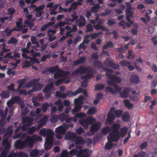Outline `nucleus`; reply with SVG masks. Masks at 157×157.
<instances>
[{"label": "nucleus", "mask_w": 157, "mask_h": 157, "mask_svg": "<svg viewBox=\"0 0 157 157\" xmlns=\"http://www.w3.org/2000/svg\"><path fill=\"white\" fill-rule=\"evenodd\" d=\"M22 19L20 18L19 19L18 21L16 22V26L17 28L21 29L23 27V25H21L22 23Z\"/></svg>", "instance_id": "obj_47"}, {"label": "nucleus", "mask_w": 157, "mask_h": 157, "mask_svg": "<svg viewBox=\"0 0 157 157\" xmlns=\"http://www.w3.org/2000/svg\"><path fill=\"white\" fill-rule=\"evenodd\" d=\"M83 103L82 101L79 99H75L74 100L75 107L72 109V111L73 113L80 111L82 108V105Z\"/></svg>", "instance_id": "obj_2"}, {"label": "nucleus", "mask_w": 157, "mask_h": 157, "mask_svg": "<svg viewBox=\"0 0 157 157\" xmlns=\"http://www.w3.org/2000/svg\"><path fill=\"white\" fill-rule=\"evenodd\" d=\"M86 60V57L83 56L80 58L77 61H74L73 63V66H76L82 63L85 62Z\"/></svg>", "instance_id": "obj_23"}, {"label": "nucleus", "mask_w": 157, "mask_h": 157, "mask_svg": "<svg viewBox=\"0 0 157 157\" xmlns=\"http://www.w3.org/2000/svg\"><path fill=\"white\" fill-rule=\"evenodd\" d=\"M76 117L78 118L83 117L86 116V114L84 113H80L75 114Z\"/></svg>", "instance_id": "obj_60"}, {"label": "nucleus", "mask_w": 157, "mask_h": 157, "mask_svg": "<svg viewBox=\"0 0 157 157\" xmlns=\"http://www.w3.org/2000/svg\"><path fill=\"white\" fill-rule=\"evenodd\" d=\"M82 89L81 87L79 88L77 90L74 92L71 91H67L66 92L67 96H68L69 98L71 97L72 96H75L79 93L82 92Z\"/></svg>", "instance_id": "obj_8"}, {"label": "nucleus", "mask_w": 157, "mask_h": 157, "mask_svg": "<svg viewBox=\"0 0 157 157\" xmlns=\"http://www.w3.org/2000/svg\"><path fill=\"white\" fill-rule=\"evenodd\" d=\"M60 70V69L54 74L53 77L54 79H57L60 77H62L60 73L59 72Z\"/></svg>", "instance_id": "obj_54"}, {"label": "nucleus", "mask_w": 157, "mask_h": 157, "mask_svg": "<svg viewBox=\"0 0 157 157\" xmlns=\"http://www.w3.org/2000/svg\"><path fill=\"white\" fill-rule=\"evenodd\" d=\"M105 92L106 93L110 92L112 94H116L115 90L111 87L107 86L105 88Z\"/></svg>", "instance_id": "obj_36"}, {"label": "nucleus", "mask_w": 157, "mask_h": 157, "mask_svg": "<svg viewBox=\"0 0 157 157\" xmlns=\"http://www.w3.org/2000/svg\"><path fill=\"white\" fill-rule=\"evenodd\" d=\"M100 127V124L99 122L95 123L90 127V132L94 134V132H97L98 131Z\"/></svg>", "instance_id": "obj_11"}, {"label": "nucleus", "mask_w": 157, "mask_h": 157, "mask_svg": "<svg viewBox=\"0 0 157 157\" xmlns=\"http://www.w3.org/2000/svg\"><path fill=\"white\" fill-rule=\"evenodd\" d=\"M130 17H131V16H129L128 14H126V20L130 23V25H132L134 23V21L130 19Z\"/></svg>", "instance_id": "obj_58"}, {"label": "nucleus", "mask_w": 157, "mask_h": 157, "mask_svg": "<svg viewBox=\"0 0 157 157\" xmlns=\"http://www.w3.org/2000/svg\"><path fill=\"white\" fill-rule=\"evenodd\" d=\"M12 127V125L9 126L7 128L5 134L4 135V136L7 137L8 138L11 137L13 132Z\"/></svg>", "instance_id": "obj_21"}, {"label": "nucleus", "mask_w": 157, "mask_h": 157, "mask_svg": "<svg viewBox=\"0 0 157 157\" xmlns=\"http://www.w3.org/2000/svg\"><path fill=\"white\" fill-rule=\"evenodd\" d=\"M37 137V136L36 135H34L32 137L30 136H28L26 137L29 146H32L34 142H36Z\"/></svg>", "instance_id": "obj_13"}, {"label": "nucleus", "mask_w": 157, "mask_h": 157, "mask_svg": "<svg viewBox=\"0 0 157 157\" xmlns=\"http://www.w3.org/2000/svg\"><path fill=\"white\" fill-rule=\"evenodd\" d=\"M105 61L108 66L115 69H118L119 68V66L118 65L114 64L111 61L108 59V58L106 59Z\"/></svg>", "instance_id": "obj_14"}, {"label": "nucleus", "mask_w": 157, "mask_h": 157, "mask_svg": "<svg viewBox=\"0 0 157 157\" xmlns=\"http://www.w3.org/2000/svg\"><path fill=\"white\" fill-rule=\"evenodd\" d=\"M22 109V111L21 112V114L25 115L28 113L29 109L28 107L26 106H24L22 108H21Z\"/></svg>", "instance_id": "obj_40"}, {"label": "nucleus", "mask_w": 157, "mask_h": 157, "mask_svg": "<svg viewBox=\"0 0 157 157\" xmlns=\"http://www.w3.org/2000/svg\"><path fill=\"white\" fill-rule=\"evenodd\" d=\"M139 77L135 74L132 75L129 79L130 82L133 83L137 84L140 82Z\"/></svg>", "instance_id": "obj_16"}, {"label": "nucleus", "mask_w": 157, "mask_h": 157, "mask_svg": "<svg viewBox=\"0 0 157 157\" xmlns=\"http://www.w3.org/2000/svg\"><path fill=\"white\" fill-rule=\"evenodd\" d=\"M47 121V118L46 117H44L41 119L39 122V124L37 128L38 129L40 127H42L43 125L45 124Z\"/></svg>", "instance_id": "obj_24"}, {"label": "nucleus", "mask_w": 157, "mask_h": 157, "mask_svg": "<svg viewBox=\"0 0 157 157\" xmlns=\"http://www.w3.org/2000/svg\"><path fill=\"white\" fill-rule=\"evenodd\" d=\"M74 142L76 145H83L86 144V141L81 136H79L74 140Z\"/></svg>", "instance_id": "obj_10"}, {"label": "nucleus", "mask_w": 157, "mask_h": 157, "mask_svg": "<svg viewBox=\"0 0 157 157\" xmlns=\"http://www.w3.org/2000/svg\"><path fill=\"white\" fill-rule=\"evenodd\" d=\"M106 76L108 79L113 80L114 82L120 83L121 81V78L114 75L107 73Z\"/></svg>", "instance_id": "obj_6"}, {"label": "nucleus", "mask_w": 157, "mask_h": 157, "mask_svg": "<svg viewBox=\"0 0 157 157\" xmlns=\"http://www.w3.org/2000/svg\"><path fill=\"white\" fill-rule=\"evenodd\" d=\"M28 154L25 153H24L23 152L21 151L17 153V157H25Z\"/></svg>", "instance_id": "obj_64"}, {"label": "nucleus", "mask_w": 157, "mask_h": 157, "mask_svg": "<svg viewBox=\"0 0 157 157\" xmlns=\"http://www.w3.org/2000/svg\"><path fill=\"white\" fill-rule=\"evenodd\" d=\"M128 129L126 127H124L121 128L120 130V136L122 137L125 136L127 133Z\"/></svg>", "instance_id": "obj_28"}, {"label": "nucleus", "mask_w": 157, "mask_h": 157, "mask_svg": "<svg viewBox=\"0 0 157 157\" xmlns=\"http://www.w3.org/2000/svg\"><path fill=\"white\" fill-rule=\"evenodd\" d=\"M145 152L141 151L139 152L137 154L134 155L133 157H145Z\"/></svg>", "instance_id": "obj_50"}, {"label": "nucleus", "mask_w": 157, "mask_h": 157, "mask_svg": "<svg viewBox=\"0 0 157 157\" xmlns=\"http://www.w3.org/2000/svg\"><path fill=\"white\" fill-rule=\"evenodd\" d=\"M93 75L90 74L89 73H87L86 75L82 77V78H84L86 80L87 79H90L93 77Z\"/></svg>", "instance_id": "obj_63"}, {"label": "nucleus", "mask_w": 157, "mask_h": 157, "mask_svg": "<svg viewBox=\"0 0 157 157\" xmlns=\"http://www.w3.org/2000/svg\"><path fill=\"white\" fill-rule=\"evenodd\" d=\"M96 112V109L93 107H90L88 110L87 113L89 115L94 114Z\"/></svg>", "instance_id": "obj_37"}, {"label": "nucleus", "mask_w": 157, "mask_h": 157, "mask_svg": "<svg viewBox=\"0 0 157 157\" xmlns=\"http://www.w3.org/2000/svg\"><path fill=\"white\" fill-rule=\"evenodd\" d=\"M115 119V117L113 113H109L108 114L106 121L109 124H112L113 121Z\"/></svg>", "instance_id": "obj_20"}, {"label": "nucleus", "mask_w": 157, "mask_h": 157, "mask_svg": "<svg viewBox=\"0 0 157 157\" xmlns=\"http://www.w3.org/2000/svg\"><path fill=\"white\" fill-rule=\"evenodd\" d=\"M53 143L45 142L44 144V148L46 150L50 149L52 146Z\"/></svg>", "instance_id": "obj_42"}, {"label": "nucleus", "mask_w": 157, "mask_h": 157, "mask_svg": "<svg viewBox=\"0 0 157 157\" xmlns=\"http://www.w3.org/2000/svg\"><path fill=\"white\" fill-rule=\"evenodd\" d=\"M3 151H5L6 152H8L10 150L11 148V144L10 143L5 145Z\"/></svg>", "instance_id": "obj_59"}, {"label": "nucleus", "mask_w": 157, "mask_h": 157, "mask_svg": "<svg viewBox=\"0 0 157 157\" xmlns=\"http://www.w3.org/2000/svg\"><path fill=\"white\" fill-rule=\"evenodd\" d=\"M121 65L123 67H126L128 66L130 64V63L128 61L122 60L120 62Z\"/></svg>", "instance_id": "obj_56"}, {"label": "nucleus", "mask_w": 157, "mask_h": 157, "mask_svg": "<svg viewBox=\"0 0 157 157\" xmlns=\"http://www.w3.org/2000/svg\"><path fill=\"white\" fill-rule=\"evenodd\" d=\"M14 147L16 148L22 149L29 145V143L27 138H25L24 141L17 140L14 144Z\"/></svg>", "instance_id": "obj_3"}, {"label": "nucleus", "mask_w": 157, "mask_h": 157, "mask_svg": "<svg viewBox=\"0 0 157 157\" xmlns=\"http://www.w3.org/2000/svg\"><path fill=\"white\" fill-rule=\"evenodd\" d=\"M36 130L35 126H32L27 131V133L29 134H33Z\"/></svg>", "instance_id": "obj_53"}, {"label": "nucleus", "mask_w": 157, "mask_h": 157, "mask_svg": "<svg viewBox=\"0 0 157 157\" xmlns=\"http://www.w3.org/2000/svg\"><path fill=\"white\" fill-rule=\"evenodd\" d=\"M88 125L91 124L96 121L95 118L89 117L86 119Z\"/></svg>", "instance_id": "obj_46"}, {"label": "nucleus", "mask_w": 157, "mask_h": 157, "mask_svg": "<svg viewBox=\"0 0 157 157\" xmlns=\"http://www.w3.org/2000/svg\"><path fill=\"white\" fill-rule=\"evenodd\" d=\"M68 117V115L67 114H65L64 113L60 114L58 116L59 119L61 121H65V119Z\"/></svg>", "instance_id": "obj_35"}, {"label": "nucleus", "mask_w": 157, "mask_h": 157, "mask_svg": "<svg viewBox=\"0 0 157 157\" xmlns=\"http://www.w3.org/2000/svg\"><path fill=\"white\" fill-rule=\"evenodd\" d=\"M14 83H12L7 87V89L9 91L13 92H15L17 90V89L16 90L14 89Z\"/></svg>", "instance_id": "obj_41"}, {"label": "nucleus", "mask_w": 157, "mask_h": 157, "mask_svg": "<svg viewBox=\"0 0 157 157\" xmlns=\"http://www.w3.org/2000/svg\"><path fill=\"white\" fill-rule=\"evenodd\" d=\"M34 119L30 117H23L21 119L22 123H27V125L28 126H30L33 124Z\"/></svg>", "instance_id": "obj_9"}, {"label": "nucleus", "mask_w": 157, "mask_h": 157, "mask_svg": "<svg viewBox=\"0 0 157 157\" xmlns=\"http://www.w3.org/2000/svg\"><path fill=\"white\" fill-rule=\"evenodd\" d=\"M130 91V90L129 88L127 87L124 88L122 91L120 93V97L122 98L128 97Z\"/></svg>", "instance_id": "obj_12"}, {"label": "nucleus", "mask_w": 157, "mask_h": 157, "mask_svg": "<svg viewBox=\"0 0 157 157\" xmlns=\"http://www.w3.org/2000/svg\"><path fill=\"white\" fill-rule=\"evenodd\" d=\"M110 128L109 127L106 126L103 128L102 129L101 132L103 134H106L110 131Z\"/></svg>", "instance_id": "obj_45"}, {"label": "nucleus", "mask_w": 157, "mask_h": 157, "mask_svg": "<svg viewBox=\"0 0 157 157\" xmlns=\"http://www.w3.org/2000/svg\"><path fill=\"white\" fill-rule=\"evenodd\" d=\"M39 134L43 136H45L48 134H52V132L51 129L46 130L44 128L41 130L39 132Z\"/></svg>", "instance_id": "obj_19"}, {"label": "nucleus", "mask_w": 157, "mask_h": 157, "mask_svg": "<svg viewBox=\"0 0 157 157\" xmlns=\"http://www.w3.org/2000/svg\"><path fill=\"white\" fill-rule=\"evenodd\" d=\"M17 42V40L14 37H12L7 42L8 44H15Z\"/></svg>", "instance_id": "obj_49"}, {"label": "nucleus", "mask_w": 157, "mask_h": 157, "mask_svg": "<svg viewBox=\"0 0 157 157\" xmlns=\"http://www.w3.org/2000/svg\"><path fill=\"white\" fill-rule=\"evenodd\" d=\"M105 86L102 83L97 84L95 86V90H103L105 88Z\"/></svg>", "instance_id": "obj_29"}, {"label": "nucleus", "mask_w": 157, "mask_h": 157, "mask_svg": "<svg viewBox=\"0 0 157 157\" xmlns=\"http://www.w3.org/2000/svg\"><path fill=\"white\" fill-rule=\"evenodd\" d=\"M123 111L121 109L117 110L114 111V113L117 117H120L122 115Z\"/></svg>", "instance_id": "obj_44"}, {"label": "nucleus", "mask_w": 157, "mask_h": 157, "mask_svg": "<svg viewBox=\"0 0 157 157\" xmlns=\"http://www.w3.org/2000/svg\"><path fill=\"white\" fill-rule=\"evenodd\" d=\"M43 87V85L40 83H38L34 85L33 88L36 92L41 90Z\"/></svg>", "instance_id": "obj_32"}, {"label": "nucleus", "mask_w": 157, "mask_h": 157, "mask_svg": "<svg viewBox=\"0 0 157 157\" xmlns=\"http://www.w3.org/2000/svg\"><path fill=\"white\" fill-rule=\"evenodd\" d=\"M55 132L56 134H64L66 132L65 128L62 126H59L55 129Z\"/></svg>", "instance_id": "obj_22"}, {"label": "nucleus", "mask_w": 157, "mask_h": 157, "mask_svg": "<svg viewBox=\"0 0 157 157\" xmlns=\"http://www.w3.org/2000/svg\"><path fill=\"white\" fill-rule=\"evenodd\" d=\"M147 146V142H144L140 144V147L141 150H143L144 148L146 147Z\"/></svg>", "instance_id": "obj_62"}, {"label": "nucleus", "mask_w": 157, "mask_h": 157, "mask_svg": "<svg viewBox=\"0 0 157 157\" xmlns=\"http://www.w3.org/2000/svg\"><path fill=\"white\" fill-rule=\"evenodd\" d=\"M93 71V68L90 67H84L82 66H80L74 71L72 72L70 75L71 76L76 75L77 74L80 75H82L86 72H91Z\"/></svg>", "instance_id": "obj_1"}, {"label": "nucleus", "mask_w": 157, "mask_h": 157, "mask_svg": "<svg viewBox=\"0 0 157 157\" xmlns=\"http://www.w3.org/2000/svg\"><path fill=\"white\" fill-rule=\"evenodd\" d=\"M45 7V6L44 5H42L39 6L35 8L34 10V11L35 12H38V11H40V10H42L44 9Z\"/></svg>", "instance_id": "obj_57"}, {"label": "nucleus", "mask_w": 157, "mask_h": 157, "mask_svg": "<svg viewBox=\"0 0 157 157\" xmlns=\"http://www.w3.org/2000/svg\"><path fill=\"white\" fill-rule=\"evenodd\" d=\"M93 64L94 66L98 68L101 67L103 68L104 67L103 65L101 62L98 60H95Z\"/></svg>", "instance_id": "obj_31"}, {"label": "nucleus", "mask_w": 157, "mask_h": 157, "mask_svg": "<svg viewBox=\"0 0 157 157\" xmlns=\"http://www.w3.org/2000/svg\"><path fill=\"white\" fill-rule=\"evenodd\" d=\"M129 115L128 113H125L122 116V119L124 121H128L129 119Z\"/></svg>", "instance_id": "obj_43"}, {"label": "nucleus", "mask_w": 157, "mask_h": 157, "mask_svg": "<svg viewBox=\"0 0 157 157\" xmlns=\"http://www.w3.org/2000/svg\"><path fill=\"white\" fill-rule=\"evenodd\" d=\"M69 77H66L59 79L57 80L55 82V85L56 86H58L62 84L63 82L65 83H68L70 81Z\"/></svg>", "instance_id": "obj_7"}, {"label": "nucleus", "mask_w": 157, "mask_h": 157, "mask_svg": "<svg viewBox=\"0 0 157 157\" xmlns=\"http://www.w3.org/2000/svg\"><path fill=\"white\" fill-rule=\"evenodd\" d=\"M124 104L125 106L129 109L132 108L133 106V104L131 103L129 101L128 99H126L124 100Z\"/></svg>", "instance_id": "obj_30"}, {"label": "nucleus", "mask_w": 157, "mask_h": 157, "mask_svg": "<svg viewBox=\"0 0 157 157\" xmlns=\"http://www.w3.org/2000/svg\"><path fill=\"white\" fill-rule=\"evenodd\" d=\"M52 134L53 133H52ZM53 134H48L46 138V141L47 142L53 143Z\"/></svg>", "instance_id": "obj_33"}, {"label": "nucleus", "mask_w": 157, "mask_h": 157, "mask_svg": "<svg viewBox=\"0 0 157 157\" xmlns=\"http://www.w3.org/2000/svg\"><path fill=\"white\" fill-rule=\"evenodd\" d=\"M113 147V144L111 143H107L105 144V150L111 149Z\"/></svg>", "instance_id": "obj_52"}, {"label": "nucleus", "mask_w": 157, "mask_h": 157, "mask_svg": "<svg viewBox=\"0 0 157 157\" xmlns=\"http://www.w3.org/2000/svg\"><path fill=\"white\" fill-rule=\"evenodd\" d=\"M39 151L37 149L32 150L30 153V157H39Z\"/></svg>", "instance_id": "obj_25"}, {"label": "nucleus", "mask_w": 157, "mask_h": 157, "mask_svg": "<svg viewBox=\"0 0 157 157\" xmlns=\"http://www.w3.org/2000/svg\"><path fill=\"white\" fill-rule=\"evenodd\" d=\"M32 64L33 63L31 61H26L25 64L23 66V67L28 68L31 66Z\"/></svg>", "instance_id": "obj_61"}, {"label": "nucleus", "mask_w": 157, "mask_h": 157, "mask_svg": "<svg viewBox=\"0 0 157 157\" xmlns=\"http://www.w3.org/2000/svg\"><path fill=\"white\" fill-rule=\"evenodd\" d=\"M25 79H21L20 80L17 90H19L20 88L22 87V86L25 84Z\"/></svg>", "instance_id": "obj_38"}, {"label": "nucleus", "mask_w": 157, "mask_h": 157, "mask_svg": "<svg viewBox=\"0 0 157 157\" xmlns=\"http://www.w3.org/2000/svg\"><path fill=\"white\" fill-rule=\"evenodd\" d=\"M80 124L85 127V128H87L88 127V124L87 120L86 119L82 120L79 121Z\"/></svg>", "instance_id": "obj_34"}, {"label": "nucleus", "mask_w": 157, "mask_h": 157, "mask_svg": "<svg viewBox=\"0 0 157 157\" xmlns=\"http://www.w3.org/2000/svg\"><path fill=\"white\" fill-rule=\"evenodd\" d=\"M0 96L3 99L7 98L10 97V93L7 91H2L0 94Z\"/></svg>", "instance_id": "obj_27"}, {"label": "nucleus", "mask_w": 157, "mask_h": 157, "mask_svg": "<svg viewBox=\"0 0 157 157\" xmlns=\"http://www.w3.org/2000/svg\"><path fill=\"white\" fill-rule=\"evenodd\" d=\"M99 24H98L96 25H94V28L96 30H99L101 29L102 31L108 32L109 31V29L107 27H105L103 25H101L100 24H102V23H99Z\"/></svg>", "instance_id": "obj_15"}, {"label": "nucleus", "mask_w": 157, "mask_h": 157, "mask_svg": "<svg viewBox=\"0 0 157 157\" xmlns=\"http://www.w3.org/2000/svg\"><path fill=\"white\" fill-rule=\"evenodd\" d=\"M85 130L84 128L81 127H79L76 130V133L78 135H81L82 134L84 133Z\"/></svg>", "instance_id": "obj_48"}, {"label": "nucleus", "mask_w": 157, "mask_h": 157, "mask_svg": "<svg viewBox=\"0 0 157 157\" xmlns=\"http://www.w3.org/2000/svg\"><path fill=\"white\" fill-rule=\"evenodd\" d=\"M66 139L68 140H71L72 142H74V140L76 138V134L72 132H69L67 133L66 136Z\"/></svg>", "instance_id": "obj_17"}, {"label": "nucleus", "mask_w": 157, "mask_h": 157, "mask_svg": "<svg viewBox=\"0 0 157 157\" xmlns=\"http://www.w3.org/2000/svg\"><path fill=\"white\" fill-rule=\"evenodd\" d=\"M48 106V104L47 103H45L42 105L41 109L42 111L43 112H45L47 110Z\"/></svg>", "instance_id": "obj_51"}, {"label": "nucleus", "mask_w": 157, "mask_h": 157, "mask_svg": "<svg viewBox=\"0 0 157 157\" xmlns=\"http://www.w3.org/2000/svg\"><path fill=\"white\" fill-rule=\"evenodd\" d=\"M109 137L112 142H117L120 138L119 132H111L108 137V140Z\"/></svg>", "instance_id": "obj_4"}, {"label": "nucleus", "mask_w": 157, "mask_h": 157, "mask_svg": "<svg viewBox=\"0 0 157 157\" xmlns=\"http://www.w3.org/2000/svg\"><path fill=\"white\" fill-rule=\"evenodd\" d=\"M59 72L61 75L62 77H66L68 76L70 74V72L69 71H64L60 69L59 70Z\"/></svg>", "instance_id": "obj_39"}, {"label": "nucleus", "mask_w": 157, "mask_h": 157, "mask_svg": "<svg viewBox=\"0 0 157 157\" xmlns=\"http://www.w3.org/2000/svg\"><path fill=\"white\" fill-rule=\"evenodd\" d=\"M59 69H60L59 66L56 65L55 66L48 68L46 70V71H48L51 74H53L54 72H57Z\"/></svg>", "instance_id": "obj_18"}, {"label": "nucleus", "mask_w": 157, "mask_h": 157, "mask_svg": "<svg viewBox=\"0 0 157 157\" xmlns=\"http://www.w3.org/2000/svg\"><path fill=\"white\" fill-rule=\"evenodd\" d=\"M86 32H92L93 31V28L91 25L89 24L87 25L86 26Z\"/></svg>", "instance_id": "obj_55"}, {"label": "nucleus", "mask_w": 157, "mask_h": 157, "mask_svg": "<svg viewBox=\"0 0 157 157\" xmlns=\"http://www.w3.org/2000/svg\"><path fill=\"white\" fill-rule=\"evenodd\" d=\"M14 103L18 104L20 106L21 108H22L25 105L24 103L23 100L19 96H15L12 97Z\"/></svg>", "instance_id": "obj_5"}, {"label": "nucleus", "mask_w": 157, "mask_h": 157, "mask_svg": "<svg viewBox=\"0 0 157 157\" xmlns=\"http://www.w3.org/2000/svg\"><path fill=\"white\" fill-rule=\"evenodd\" d=\"M120 127V125L118 123L114 124L112 126V131L111 132H119V130Z\"/></svg>", "instance_id": "obj_26"}]
</instances>
